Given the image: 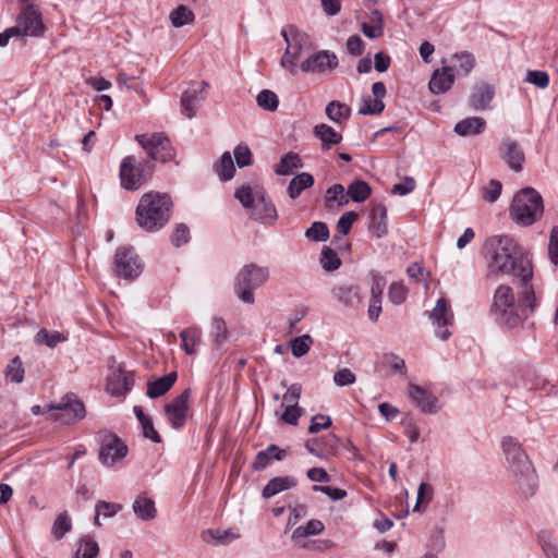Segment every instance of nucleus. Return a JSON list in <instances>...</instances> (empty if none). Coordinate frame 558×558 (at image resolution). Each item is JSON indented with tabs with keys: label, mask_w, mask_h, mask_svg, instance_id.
Here are the masks:
<instances>
[{
	"label": "nucleus",
	"mask_w": 558,
	"mask_h": 558,
	"mask_svg": "<svg viewBox=\"0 0 558 558\" xmlns=\"http://www.w3.org/2000/svg\"><path fill=\"white\" fill-rule=\"evenodd\" d=\"M356 377L349 368H341L333 375V381L339 387H344L354 384Z\"/></svg>",
	"instance_id": "obj_62"
},
{
	"label": "nucleus",
	"mask_w": 558,
	"mask_h": 558,
	"mask_svg": "<svg viewBox=\"0 0 558 558\" xmlns=\"http://www.w3.org/2000/svg\"><path fill=\"white\" fill-rule=\"evenodd\" d=\"M304 413V410L298 404H288L284 412L281 415L282 421L288 424L296 425L299 418Z\"/></svg>",
	"instance_id": "obj_60"
},
{
	"label": "nucleus",
	"mask_w": 558,
	"mask_h": 558,
	"mask_svg": "<svg viewBox=\"0 0 558 558\" xmlns=\"http://www.w3.org/2000/svg\"><path fill=\"white\" fill-rule=\"evenodd\" d=\"M284 456V450L278 448L276 445H270L266 450L259 451L256 454L253 466L258 471L264 470L268 466L271 459L280 461Z\"/></svg>",
	"instance_id": "obj_33"
},
{
	"label": "nucleus",
	"mask_w": 558,
	"mask_h": 558,
	"mask_svg": "<svg viewBox=\"0 0 558 558\" xmlns=\"http://www.w3.org/2000/svg\"><path fill=\"white\" fill-rule=\"evenodd\" d=\"M335 202H337L340 207L348 204L347 193H344L342 184H333L326 192L327 205L330 206Z\"/></svg>",
	"instance_id": "obj_52"
},
{
	"label": "nucleus",
	"mask_w": 558,
	"mask_h": 558,
	"mask_svg": "<svg viewBox=\"0 0 558 558\" xmlns=\"http://www.w3.org/2000/svg\"><path fill=\"white\" fill-rule=\"evenodd\" d=\"M296 480L292 476H278L271 478L263 489V497L270 498L283 490L296 486Z\"/></svg>",
	"instance_id": "obj_31"
},
{
	"label": "nucleus",
	"mask_w": 558,
	"mask_h": 558,
	"mask_svg": "<svg viewBox=\"0 0 558 558\" xmlns=\"http://www.w3.org/2000/svg\"><path fill=\"white\" fill-rule=\"evenodd\" d=\"M121 509V505L108 501H98L95 507V511L97 512V514L102 515L104 518H112Z\"/></svg>",
	"instance_id": "obj_57"
},
{
	"label": "nucleus",
	"mask_w": 558,
	"mask_h": 558,
	"mask_svg": "<svg viewBox=\"0 0 558 558\" xmlns=\"http://www.w3.org/2000/svg\"><path fill=\"white\" fill-rule=\"evenodd\" d=\"M501 448L517 488L525 497L533 496L537 488V476L520 442L506 436L501 440Z\"/></svg>",
	"instance_id": "obj_3"
},
{
	"label": "nucleus",
	"mask_w": 558,
	"mask_h": 558,
	"mask_svg": "<svg viewBox=\"0 0 558 558\" xmlns=\"http://www.w3.org/2000/svg\"><path fill=\"white\" fill-rule=\"evenodd\" d=\"M113 272L125 280H134L142 272V264L134 250L130 246L117 248L113 257Z\"/></svg>",
	"instance_id": "obj_10"
},
{
	"label": "nucleus",
	"mask_w": 558,
	"mask_h": 558,
	"mask_svg": "<svg viewBox=\"0 0 558 558\" xmlns=\"http://www.w3.org/2000/svg\"><path fill=\"white\" fill-rule=\"evenodd\" d=\"M264 193L263 190H253L248 185H243L235 191V198L239 199L241 205L248 211L255 205L257 198Z\"/></svg>",
	"instance_id": "obj_38"
},
{
	"label": "nucleus",
	"mask_w": 558,
	"mask_h": 558,
	"mask_svg": "<svg viewBox=\"0 0 558 558\" xmlns=\"http://www.w3.org/2000/svg\"><path fill=\"white\" fill-rule=\"evenodd\" d=\"M537 541L546 558H558V545L551 532L547 530L539 531Z\"/></svg>",
	"instance_id": "obj_37"
},
{
	"label": "nucleus",
	"mask_w": 558,
	"mask_h": 558,
	"mask_svg": "<svg viewBox=\"0 0 558 558\" xmlns=\"http://www.w3.org/2000/svg\"><path fill=\"white\" fill-rule=\"evenodd\" d=\"M330 292L333 300L345 308H356L363 300L361 287L354 283L333 286Z\"/></svg>",
	"instance_id": "obj_17"
},
{
	"label": "nucleus",
	"mask_w": 558,
	"mask_h": 558,
	"mask_svg": "<svg viewBox=\"0 0 558 558\" xmlns=\"http://www.w3.org/2000/svg\"><path fill=\"white\" fill-rule=\"evenodd\" d=\"M133 385V373L124 372L120 368L110 375L107 384V390L112 396H124L131 390Z\"/></svg>",
	"instance_id": "obj_22"
},
{
	"label": "nucleus",
	"mask_w": 558,
	"mask_h": 558,
	"mask_svg": "<svg viewBox=\"0 0 558 558\" xmlns=\"http://www.w3.org/2000/svg\"><path fill=\"white\" fill-rule=\"evenodd\" d=\"M170 207L171 199L167 194H144L136 208L138 226L149 232L162 228L170 218Z\"/></svg>",
	"instance_id": "obj_4"
},
{
	"label": "nucleus",
	"mask_w": 558,
	"mask_h": 558,
	"mask_svg": "<svg viewBox=\"0 0 558 558\" xmlns=\"http://www.w3.org/2000/svg\"><path fill=\"white\" fill-rule=\"evenodd\" d=\"M269 278V269L256 264L243 266L236 275L234 291L238 298L247 304H253L255 299L253 290L263 286Z\"/></svg>",
	"instance_id": "obj_6"
},
{
	"label": "nucleus",
	"mask_w": 558,
	"mask_h": 558,
	"mask_svg": "<svg viewBox=\"0 0 558 558\" xmlns=\"http://www.w3.org/2000/svg\"><path fill=\"white\" fill-rule=\"evenodd\" d=\"M320 264L326 271H333L341 265V260L332 248L324 246L320 254Z\"/></svg>",
	"instance_id": "obj_46"
},
{
	"label": "nucleus",
	"mask_w": 558,
	"mask_h": 558,
	"mask_svg": "<svg viewBox=\"0 0 558 558\" xmlns=\"http://www.w3.org/2000/svg\"><path fill=\"white\" fill-rule=\"evenodd\" d=\"M133 511L143 521H150L156 518L157 510L155 501L144 495L137 496L133 502Z\"/></svg>",
	"instance_id": "obj_30"
},
{
	"label": "nucleus",
	"mask_w": 558,
	"mask_h": 558,
	"mask_svg": "<svg viewBox=\"0 0 558 558\" xmlns=\"http://www.w3.org/2000/svg\"><path fill=\"white\" fill-rule=\"evenodd\" d=\"M154 166L149 161L137 163L134 156H126L120 166L121 184L126 190H137L151 175Z\"/></svg>",
	"instance_id": "obj_8"
},
{
	"label": "nucleus",
	"mask_w": 558,
	"mask_h": 558,
	"mask_svg": "<svg viewBox=\"0 0 558 558\" xmlns=\"http://www.w3.org/2000/svg\"><path fill=\"white\" fill-rule=\"evenodd\" d=\"M369 231L375 234L376 238H383L388 232L387 227V208L383 204H376L373 206L369 215Z\"/></svg>",
	"instance_id": "obj_25"
},
{
	"label": "nucleus",
	"mask_w": 558,
	"mask_h": 558,
	"mask_svg": "<svg viewBox=\"0 0 558 558\" xmlns=\"http://www.w3.org/2000/svg\"><path fill=\"white\" fill-rule=\"evenodd\" d=\"M47 412L49 420L58 421L62 424H71L85 416V407L75 395L68 393L59 403L48 405Z\"/></svg>",
	"instance_id": "obj_9"
},
{
	"label": "nucleus",
	"mask_w": 558,
	"mask_h": 558,
	"mask_svg": "<svg viewBox=\"0 0 558 558\" xmlns=\"http://www.w3.org/2000/svg\"><path fill=\"white\" fill-rule=\"evenodd\" d=\"M502 185L497 180H490L489 183L483 189V198L489 203H494L501 194Z\"/></svg>",
	"instance_id": "obj_59"
},
{
	"label": "nucleus",
	"mask_w": 558,
	"mask_h": 558,
	"mask_svg": "<svg viewBox=\"0 0 558 558\" xmlns=\"http://www.w3.org/2000/svg\"><path fill=\"white\" fill-rule=\"evenodd\" d=\"M314 135L320 140L322 148L328 150L342 141V135L328 124L320 123L314 126Z\"/></svg>",
	"instance_id": "obj_26"
},
{
	"label": "nucleus",
	"mask_w": 558,
	"mask_h": 558,
	"mask_svg": "<svg viewBox=\"0 0 558 558\" xmlns=\"http://www.w3.org/2000/svg\"><path fill=\"white\" fill-rule=\"evenodd\" d=\"M305 236L311 241L325 242L329 239V229L325 222L315 221L305 231Z\"/></svg>",
	"instance_id": "obj_47"
},
{
	"label": "nucleus",
	"mask_w": 558,
	"mask_h": 558,
	"mask_svg": "<svg viewBox=\"0 0 558 558\" xmlns=\"http://www.w3.org/2000/svg\"><path fill=\"white\" fill-rule=\"evenodd\" d=\"M190 389H185L178 397L165 405V412L171 426L175 429L183 427L186 421Z\"/></svg>",
	"instance_id": "obj_16"
},
{
	"label": "nucleus",
	"mask_w": 558,
	"mask_h": 558,
	"mask_svg": "<svg viewBox=\"0 0 558 558\" xmlns=\"http://www.w3.org/2000/svg\"><path fill=\"white\" fill-rule=\"evenodd\" d=\"M357 219V214L354 211L344 213L338 220L337 230L343 235L348 234L352 228V225Z\"/></svg>",
	"instance_id": "obj_61"
},
{
	"label": "nucleus",
	"mask_w": 558,
	"mask_h": 558,
	"mask_svg": "<svg viewBox=\"0 0 558 558\" xmlns=\"http://www.w3.org/2000/svg\"><path fill=\"white\" fill-rule=\"evenodd\" d=\"M325 112L330 121L340 124L350 118L351 108L343 102L332 100L326 106Z\"/></svg>",
	"instance_id": "obj_34"
},
{
	"label": "nucleus",
	"mask_w": 558,
	"mask_h": 558,
	"mask_svg": "<svg viewBox=\"0 0 558 558\" xmlns=\"http://www.w3.org/2000/svg\"><path fill=\"white\" fill-rule=\"evenodd\" d=\"M302 166L299 155L290 151L281 158L280 163L275 171L279 175H288L292 173L294 169L302 168Z\"/></svg>",
	"instance_id": "obj_44"
},
{
	"label": "nucleus",
	"mask_w": 558,
	"mask_h": 558,
	"mask_svg": "<svg viewBox=\"0 0 558 558\" xmlns=\"http://www.w3.org/2000/svg\"><path fill=\"white\" fill-rule=\"evenodd\" d=\"M234 158L240 168L246 167L252 162V153L246 145H238L234 149Z\"/></svg>",
	"instance_id": "obj_63"
},
{
	"label": "nucleus",
	"mask_w": 558,
	"mask_h": 558,
	"mask_svg": "<svg viewBox=\"0 0 558 558\" xmlns=\"http://www.w3.org/2000/svg\"><path fill=\"white\" fill-rule=\"evenodd\" d=\"M495 95V88L487 83H480L473 87L469 97V105L474 110H486Z\"/></svg>",
	"instance_id": "obj_23"
},
{
	"label": "nucleus",
	"mask_w": 558,
	"mask_h": 558,
	"mask_svg": "<svg viewBox=\"0 0 558 558\" xmlns=\"http://www.w3.org/2000/svg\"><path fill=\"white\" fill-rule=\"evenodd\" d=\"M385 105L379 99L365 98L359 109V113L363 116L379 114L384 111Z\"/></svg>",
	"instance_id": "obj_53"
},
{
	"label": "nucleus",
	"mask_w": 558,
	"mask_h": 558,
	"mask_svg": "<svg viewBox=\"0 0 558 558\" xmlns=\"http://www.w3.org/2000/svg\"><path fill=\"white\" fill-rule=\"evenodd\" d=\"M454 82V74L452 73L451 66H442L441 69L435 70L429 83V90L435 94H444L448 92Z\"/></svg>",
	"instance_id": "obj_24"
},
{
	"label": "nucleus",
	"mask_w": 558,
	"mask_h": 558,
	"mask_svg": "<svg viewBox=\"0 0 558 558\" xmlns=\"http://www.w3.org/2000/svg\"><path fill=\"white\" fill-rule=\"evenodd\" d=\"M210 337L214 345L219 349L228 341L227 323L221 317H214L211 322Z\"/></svg>",
	"instance_id": "obj_39"
},
{
	"label": "nucleus",
	"mask_w": 558,
	"mask_h": 558,
	"mask_svg": "<svg viewBox=\"0 0 558 558\" xmlns=\"http://www.w3.org/2000/svg\"><path fill=\"white\" fill-rule=\"evenodd\" d=\"M372 193V189L365 181L355 180L349 186L347 191V198L350 197L356 203L366 201Z\"/></svg>",
	"instance_id": "obj_41"
},
{
	"label": "nucleus",
	"mask_w": 558,
	"mask_h": 558,
	"mask_svg": "<svg viewBox=\"0 0 558 558\" xmlns=\"http://www.w3.org/2000/svg\"><path fill=\"white\" fill-rule=\"evenodd\" d=\"M543 214L542 196L532 187L515 194L510 206L511 218L520 226H531Z\"/></svg>",
	"instance_id": "obj_5"
},
{
	"label": "nucleus",
	"mask_w": 558,
	"mask_h": 558,
	"mask_svg": "<svg viewBox=\"0 0 558 558\" xmlns=\"http://www.w3.org/2000/svg\"><path fill=\"white\" fill-rule=\"evenodd\" d=\"M501 158L507 162L509 168L515 172L523 169L525 156L519 144L510 138L502 141L500 145Z\"/></svg>",
	"instance_id": "obj_21"
},
{
	"label": "nucleus",
	"mask_w": 558,
	"mask_h": 558,
	"mask_svg": "<svg viewBox=\"0 0 558 558\" xmlns=\"http://www.w3.org/2000/svg\"><path fill=\"white\" fill-rule=\"evenodd\" d=\"M525 80L538 88H546L549 84V75L545 71H529Z\"/></svg>",
	"instance_id": "obj_56"
},
{
	"label": "nucleus",
	"mask_w": 558,
	"mask_h": 558,
	"mask_svg": "<svg viewBox=\"0 0 558 558\" xmlns=\"http://www.w3.org/2000/svg\"><path fill=\"white\" fill-rule=\"evenodd\" d=\"M207 87L206 82L191 85L181 96V112L187 119H192L196 114L198 105L205 99L204 89Z\"/></svg>",
	"instance_id": "obj_18"
},
{
	"label": "nucleus",
	"mask_w": 558,
	"mask_h": 558,
	"mask_svg": "<svg viewBox=\"0 0 558 558\" xmlns=\"http://www.w3.org/2000/svg\"><path fill=\"white\" fill-rule=\"evenodd\" d=\"M98 544L90 538H82L75 553V558H95L98 555Z\"/></svg>",
	"instance_id": "obj_49"
},
{
	"label": "nucleus",
	"mask_w": 558,
	"mask_h": 558,
	"mask_svg": "<svg viewBox=\"0 0 558 558\" xmlns=\"http://www.w3.org/2000/svg\"><path fill=\"white\" fill-rule=\"evenodd\" d=\"M190 241V231L189 228L179 223L171 234V242L174 246L180 247L186 244Z\"/></svg>",
	"instance_id": "obj_58"
},
{
	"label": "nucleus",
	"mask_w": 558,
	"mask_h": 558,
	"mask_svg": "<svg viewBox=\"0 0 558 558\" xmlns=\"http://www.w3.org/2000/svg\"><path fill=\"white\" fill-rule=\"evenodd\" d=\"M71 529L72 523L68 512H62L56 518L51 533L56 539H61Z\"/></svg>",
	"instance_id": "obj_48"
},
{
	"label": "nucleus",
	"mask_w": 558,
	"mask_h": 558,
	"mask_svg": "<svg viewBox=\"0 0 558 558\" xmlns=\"http://www.w3.org/2000/svg\"><path fill=\"white\" fill-rule=\"evenodd\" d=\"M248 217L266 226H274L278 219V213L272 201L266 197L265 192L257 198Z\"/></svg>",
	"instance_id": "obj_19"
},
{
	"label": "nucleus",
	"mask_w": 558,
	"mask_h": 558,
	"mask_svg": "<svg viewBox=\"0 0 558 558\" xmlns=\"http://www.w3.org/2000/svg\"><path fill=\"white\" fill-rule=\"evenodd\" d=\"M128 453V446L114 435L104 437L99 451V460L106 466H112Z\"/></svg>",
	"instance_id": "obj_15"
},
{
	"label": "nucleus",
	"mask_w": 558,
	"mask_h": 558,
	"mask_svg": "<svg viewBox=\"0 0 558 558\" xmlns=\"http://www.w3.org/2000/svg\"><path fill=\"white\" fill-rule=\"evenodd\" d=\"M536 298L533 286L527 281L521 282L520 300L517 303L511 287L499 286L493 296L492 314L504 326L515 327L523 318L533 313Z\"/></svg>",
	"instance_id": "obj_2"
},
{
	"label": "nucleus",
	"mask_w": 558,
	"mask_h": 558,
	"mask_svg": "<svg viewBox=\"0 0 558 558\" xmlns=\"http://www.w3.org/2000/svg\"><path fill=\"white\" fill-rule=\"evenodd\" d=\"M214 168L222 181L231 180L234 175L235 168L230 153H223L219 162L216 163Z\"/></svg>",
	"instance_id": "obj_43"
},
{
	"label": "nucleus",
	"mask_w": 558,
	"mask_h": 558,
	"mask_svg": "<svg viewBox=\"0 0 558 558\" xmlns=\"http://www.w3.org/2000/svg\"><path fill=\"white\" fill-rule=\"evenodd\" d=\"M24 367L20 356L13 357L5 367L4 375L8 380L21 384L24 379Z\"/></svg>",
	"instance_id": "obj_45"
},
{
	"label": "nucleus",
	"mask_w": 558,
	"mask_h": 558,
	"mask_svg": "<svg viewBox=\"0 0 558 558\" xmlns=\"http://www.w3.org/2000/svg\"><path fill=\"white\" fill-rule=\"evenodd\" d=\"M169 19L172 26L179 28L193 23L195 14L187 7L181 4L170 12Z\"/></svg>",
	"instance_id": "obj_42"
},
{
	"label": "nucleus",
	"mask_w": 558,
	"mask_h": 558,
	"mask_svg": "<svg viewBox=\"0 0 558 558\" xmlns=\"http://www.w3.org/2000/svg\"><path fill=\"white\" fill-rule=\"evenodd\" d=\"M201 329L197 327H189L181 331V345L186 354L192 355L196 353V344L201 341Z\"/></svg>",
	"instance_id": "obj_36"
},
{
	"label": "nucleus",
	"mask_w": 558,
	"mask_h": 558,
	"mask_svg": "<svg viewBox=\"0 0 558 558\" xmlns=\"http://www.w3.org/2000/svg\"><path fill=\"white\" fill-rule=\"evenodd\" d=\"M287 48L281 58V65L287 68L290 74L295 75L298 72V61L305 51L312 49V41L307 34L299 32L294 26H289L281 31Z\"/></svg>",
	"instance_id": "obj_7"
},
{
	"label": "nucleus",
	"mask_w": 558,
	"mask_h": 558,
	"mask_svg": "<svg viewBox=\"0 0 558 558\" xmlns=\"http://www.w3.org/2000/svg\"><path fill=\"white\" fill-rule=\"evenodd\" d=\"M135 140L153 160L167 162L174 156L171 143L163 133H154L149 136L140 134Z\"/></svg>",
	"instance_id": "obj_11"
},
{
	"label": "nucleus",
	"mask_w": 558,
	"mask_h": 558,
	"mask_svg": "<svg viewBox=\"0 0 558 558\" xmlns=\"http://www.w3.org/2000/svg\"><path fill=\"white\" fill-rule=\"evenodd\" d=\"M339 65L338 57L330 50H319L310 54L301 64L300 69L304 73L326 74L333 71Z\"/></svg>",
	"instance_id": "obj_13"
},
{
	"label": "nucleus",
	"mask_w": 558,
	"mask_h": 558,
	"mask_svg": "<svg viewBox=\"0 0 558 558\" xmlns=\"http://www.w3.org/2000/svg\"><path fill=\"white\" fill-rule=\"evenodd\" d=\"M408 294L407 288L401 282H393L389 287L388 298L393 304H401L405 301Z\"/></svg>",
	"instance_id": "obj_55"
},
{
	"label": "nucleus",
	"mask_w": 558,
	"mask_h": 558,
	"mask_svg": "<svg viewBox=\"0 0 558 558\" xmlns=\"http://www.w3.org/2000/svg\"><path fill=\"white\" fill-rule=\"evenodd\" d=\"M257 105L267 111H275L278 108L279 100L277 95L269 90L263 89L256 97Z\"/></svg>",
	"instance_id": "obj_51"
},
{
	"label": "nucleus",
	"mask_w": 558,
	"mask_h": 558,
	"mask_svg": "<svg viewBox=\"0 0 558 558\" xmlns=\"http://www.w3.org/2000/svg\"><path fill=\"white\" fill-rule=\"evenodd\" d=\"M324 531V524L319 520H310L306 525L296 527L292 533V541L296 546L305 548L304 538L312 535H318Z\"/></svg>",
	"instance_id": "obj_29"
},
{
	"label": "nucleus",
	"mask_w": 558,
	"mask_h": 558,
	"mask_svg": "<svg viewBox=\"0 0 558 558\" xmlns=\"http://www.w3.org/2000/svg\"><path fill=\"white\" fill-rule=\"evenodd\" d=\"M429 318L436 337L442 341L449 339L451 336L449 327L453 324V313L446 299H438L436 306L429 314Z\"/></svg>",
	"instance_id": "obj_14"
},
{
	"label": "nucleus",
	"mask_w": 558,
	"mask_h": 558,
	"mask_svg": "<svg viewBox=\"0 0 558 558\" xmlns=\"http://www.w3.org/2000/svg\"><path fill=\"white\" fill-rule=\"evenodd\" d=\"M65 340L66 338L59 331L48 330L46 328L40 329L34 338L36 344L47 345L48 348L51 349Z\"/></svg>",
	"instance_id": "obj_40"
},
{
	"label": "nucleus",
	"mask_w": 558,
	"mask_h": 558,
	"mask_svg": "<svg viewBox=\"0 0 558 558\" xmlns=\"http://www.w3.org/2000/svg\"><path fill=\"white\" fill-rule=\"evenodd\" d=\"M434 496V488L427 483H421L417 489V498L414 511L418 510L421 506L428 505Z\"/></svg>",
	"instance_id": "obj_54"
},
{
	"label": "nucleus",
	"mask_w": 558,
	"mask_h": 558,
	"mask_svg": "<svg viewBox=\"0 0 558 558\" xmlns=\"http://www.w3.org/2000/svg\"><path fill=\"white\" fill-rule=\"evenodd\" d=\"M487 259V278L499 275H512L522 283L531 281L532 263L524 256L522 248L508 235H494L484 244Z\"/></svg>",
	"instance_id": "obj_1"
},
{
	"label": "nucleus",
	"mask_w": 558,
	"mask_h": 558,
	"mask_svg": "<svg viewBox=\"0 0 558 558\" xmlns=\"http://www.w3.org/2000/svg\"><path fill=\"white\" fill-rule=\"evenodd\" d=\"M408 396L423 413L434 414L439 410L438 399L421 386L410 384Z\"/></svg>",
	"instance_id": "obj_20"
},
{
	"label": "nucleus",
	"mask_w": 558,
	"mask_h": 558,
	"mask_svg": "<svg viewBox=\"0 0 558 558\" xmlns=\"http://www.w3.org/2000/svg\"><path fill=\"white\" fill-rule=\"evenodd\" d=\"M475 65V58L472 53L462 51L454 53L451 58L452 72L456 71L457 75L466 76Z\"/></svg>",
	"instance_id": "obj_32"
},
{
	"label": "nucleus",
	"mask_w": 558,
	"mask_h": 558,
	"mask_svg": "<svg viewBox=\"0 0 558 558\" xmlns=\"http://www.w3.org/2000/svg\"><path fill=\"white\" fill-rule=\"evenodd\" d=\"M314 184V178L308 172H302L295 175L289 184L288 193L292 199H295L300 194Z\"/></svg>",
	"instance_id": "obj_35"
},
{
	"label": "nucleus",
	"mask_w": 558,
	"mask_h": 558,
	"mask_svg": "<svg viewBox=\"0 0 558 558\" xmlns=\"http://www.w3.org/2000/svg\"><path fill=\"white\" fill-rule=\"evenodd\" d=\"M486 126V121L480 117H469L459 121L454 126V132L460 136H471L481 134Z\"/></svg>",
	"instance_id": "obj_28"
},
{
	"label": "nucleus",
	"mask_w": 558,
	"mask_h": 558,
	"mask_svg": "<svg viewBox=\"0 0 558 558\" xmlns=\"http://www.w3.org/2000/svg\"><path fill=\"white\" fill-rule=\"evenodd\" d=\"M177 380V373L171 372L154 381L148 383L146 395L150 399L159 398L166 395L174 385Z\"/></svg>",
	"instance_id": "obj_27"
},
{
	"label": "nucleus",
	"mask_w": 558,
	"mask_h": 558,
	"mask_svg": "<svg viewBox=\"0 0 558 558\" xmlns=\"http://www.w3.org/2000/svg\"><path fill=\"white\" fill-rule=\"evenodd\" d=\"M13 28H19V37L43 36L45 25L39 9L34 4L25 7L19 14L16 25Z\"/></svg>",
	"instance_id": "obj_12"
},
{
	"label": "nucleus",
	"mask_w": 558,
	"mask_h": 558,
	"mask_svg": "<svg viewBox=\"0 0 558 558\" xmlns=\"http://www.w3.org/2000/svg\"><path fill=\"white\" fill-rule=\"evenodd\" d=\"M312 343H313V339L311 338L310 335H304L302 337L293 338L290 341L292 354L295 357H301V356L305 355L310 351Z\"/></svg>",
	"instance_id": "obj_50"
},
{
	"label": "nucleus",
	"mask_w": 558,
	"mask_h": 558,
	"mask_svg": "<svg viewBox=\"0 0 558 558\" xmlns=\"http://www.w3.org/2000/svg\"><path fill=\"white\" fill-rule=\"evenodd\" d=\"M548 255L554 265H558V228H554L550 233L548 244Z\"/></svg>",
	"instance_id": "obj_64"
}]
</instances>
